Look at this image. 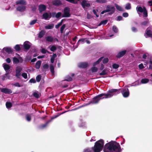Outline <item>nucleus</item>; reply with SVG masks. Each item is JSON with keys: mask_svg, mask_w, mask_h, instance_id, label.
I'll use <instances>...</instances> for the list:
<instances>
[{"mask_svg": "<svg viewBox=\"0 0 152 152\" xmlns=\"http://www.w3.org/2000/svg\"><path fill=\"white\" fill-rule=\"evenodd\" d=\"M119 90L117 89H112L109 90L107 94L102 93L94 97L87 105L91 103L96 104L98 103L101 99L111 98L113 95L119 93Z\"/></svg>", "mask_w": 152, "mask_h": 152, "instance_id": "nucleus-1", "label": "nucleus"}, {"mask_svg": "<svg viewBox=\"0 0 152 152\" xmlns=\"http://www.w3.org/2000/svg\"><path fill=\"white\" fill-rule=\"evenodd\" d=\"M105 148L109 152H120L121 147L119 143L113 142H110L105 145Z\"/></svg>", "mask_w": 152, "mask_h": 152, "instance_id": "nucleus-2", "label": "nucleus"}, {"mask_svg": "<svg viewBox=\"0 0 152 152\" xmlns=\"http://www.w3.org/2000/svg\"><path fill=\"white\" fill-rule=\"evenodd\" d=\"M104 141L100 140L96 142L93 150L94 152H100L102 150L104 145Z\"/></svg>", "mask_w": 152, "mask_h": 152, "instance_id": "nucleus-3", "label": "nucleus"}, {"mask_svg": "<svg viewBox=\"0 0 152 152\" xmlns=\"http://www.w3.org/2000/svg\"><path fill=\"white\" fill-rule=\"evenodd\" d=\"M104 141L100 140L96 142L93 150L94 152H100L102 150L104 145Z\"/></svg>", "mask_w": 152, "mask_h": 152, "instance_id": "nucleus-4", "label": "nucleus"}, {"mask_svg": "<svg viewBox=\"0 0 152 152\" xmlns=\"http://www.w3.org/2000/svg\"><path fill=\"white\" fill-rule=\"evenodd\" d=\"M117 89L119 90V93L117 94H116L114 95H116L117 94L120 93V92H121L124 97L125 98H126L129 96V89L128 88H124L122 89Z\"/></svg>", "mask_w": 152, "mask_h": 152, "instance_id": "nucleus-5", "label": "nucleus"}, {"mask_svg": "<svg viewBox=\"0 0 152 152\" xmlns=\"http://www.w3.org/2000/svg\"><path fill=\"white\" fill-rule=\"evenodd\" d=\"M70 9L68 7H66L64 8V14L62 15V17L67 18L71 16L70 13Z\"/></svg>", "mask_w": 152, "mask_h": 152, "instance_id": "nucleus-6", "label": "nucleus"}, {"mask_svg": "<svg viewBox=\"0 0 152 152\" xmlns=\"http://www.w3.org/2000/svg\"><path fill=\"white\" fill-rule=\"evenodd\" d=\"M6 72L5 75L7 76L9 75V74L11 72V71L9 70L10 68V66L9 65L7 64H5L3 66Z\"/></svg>", "mask_w": 152, "mask_h": 152, "instance_id": "nucleus-7", "label": "nucleus"}, {"mask_svg": "<svg viewBox=\"0 0 152 152\" xmlns=\"http://www.w3.org/2000/svg\"><path fill=\"white\" fill-rule=\"evenodd\" d=\"M81 5L84 9H85L86 7H89L91 6L90 4L87 3V1L85 0H83L82 1Z\"/></svg>", "mask_w": 152, "mask_h": 152, "instance_id": "nucleus-8", "label": "nucleus"}, {"mask_svg": "<svg viewBox=\"0 0 152 152\" xmlns=\"http://www.w3.org/2000/svg\"><path fill=\"white\" fill-rule=\"evenodd\" d=\"M2 53H4V51L7 52L8 54H12L13 53V50L10 47L4 48L2 51Z\"/></svg>", "mask_w": 152, "mask_h": 152, "instance_id": "nucleus-9", "label": "nucleus"}, {"mask_svg": "<svg viewBox=\"0 0 152 152\" xmlns=\"http://www.w3.org/2000/svg\"><path fill=\"white\" fill-rule=\"evenodd\" d=\"M1 91L2 92L8 94H11L12 92L11 89L7 88H1Z\"/></svg>", "mask_w": 152, "mask_h": 152, "instance_id": "nucleus-10", "label": "nucleus"}, {"mask_svg": "<svg viewBox=\"0 0 152 152\" xmlns=\"http://www.w3.org/2000/svg\"><path fill=\"white\" fill-rule=\"evenodd\" d=\"M22 68L20 67H18L17 68L16 70L15 76L18 78H20V72L22 70Z\"/></svg>", "mask_w": 152, "mask_h": 152, "instance_id": "nucleus-11", "label": "nucleus"}, {"mask_svg": "<svg viewBox=\"0 0 152 152\" xmlns=\"http://www.w3.org/2000/svg\"><path fill=\"white\" fill-rule=\"evenodd\" d=\"M46 9V7L44 4H41L38 6V10L40 13H41L45 11Z\"/></svg>", "mask_w": 152, "mask_h": 152, "instance_id": "nucleus-12", "label": "nucleus"}, {"mask_svg": "<svg viewBox=\"0 0 152 152\" xmlns=\"http://www.w3.org/2000/svg\"><path fill=\"white\" fill-rule=\"evenodd\" d=\"M126 52V50H124L119 52L116 56L117 58H120L124 56Z\"/></svg>", "mask_w": 152, "mask_h": 152, "instance_id": "nucleus-13", "label": "nucleus"}, {"mask_svg": "<svg viewBox=\"0 0 152 152\" xmlns=\"http://www.w3.org/2000/svg\"><path fill=\"white\" fill-rule=\"evenodd\" d=\"M42 17L45 20H48L51 17V13L49 14L47 12H45L42 15Z\"/></svg>", "mask_w": 152, "mask_h": 152, "instance_id": "nucleus-14", "label": "nucleus"}, {"mask_svg": "<svg viewBox=\"0 0 152 152\" xmlns=\"http://www.w3.org/2000/svg\"><path fill=\"white\" fill-rule=\"evenodd\" d=\"M88 66V64L86 62H81L79 64L78 66L79 67L82 68H85Z\"/></svg>", "mask_w": 152, "mask_h": 152, "instance_id": "nucleus-15", "label": "nucleus"}, {"mask_svg": "<svg viewBox=\"0 0 152 152\" xmlns=\"http://www.w3.org/2000/svg\"><path fill=\"white\" fill-rule=\"evenodd\" d=\"M16 4H22L25 5L27 3L25 0H19L16 1Z\"/></svg>", "mask_w": 152, "mask_h": 152, "instance_id": "nucleus-16", "label": "nucleus"}, {"mask_svg": "<svg viewBox=\"0 0 152 152\" xmlns=\"http://www.w3.org/2000/svg\"><path fill=\"white\" fill-rule=\"evenodd\" d=\"M26 9V7L24 6H19L16 8V10L20 12H22L24 11Z\"/></svg>", "mask_w": 152, "mask_h": 152, "instance_id": "nucleus-17", "label": "nucleus"}, {"mask_svg": "<svg viewBox=\"0 0 152 152\" xmlns=\"http://www.w3.org/2000/svg\"><path fill=\"white\" fill-rule=\"evenodd\" d=\"M53 4L55 6H58L62 4V3L60 0H54L53 1Z\"/></svg>", "mask_w": 152, "mask_h": 152, "instance_id": "nucleus-18", "label": "nucleus"}, {"mask_svg": "<svg viewBox=\"0 0 152 152\" xmlns=\"http://www.w3.org/2000/svg\"><path fill=\"white\" fill-rule=\"evenodd\" d=\"M41 63V61H37L35 64V68L37 69H39L40 68Z\"/></svg>", "mask_w": 152, "mask_h": 152, "instance_id": "nucleus-19", "label": "nucleus"}, {"mask_svg": "<svg viewBox=\"0 0 152 152\" xmlns=\"http://www.w3.org/2000/svg\"><path fill=\"white\" fill-rule=\"evenodd\" d=\"M46 39L47 41L50 42H53L54 40L53 38L51 36L47 37H46Z\"/></svg>", "mask_w": 152, "mask_h": 152, "instance_id": "nucleus-20", "label": "nucleus"}, {"mask_svg": "<svg viewBox=\"0 0 152 152\" xmlns=\"http://www.w3.org/2000/svg\"><path fill=\"white\" fill-rule=\"evenodd\" d=\"M54 24H51L45 26V28L46 29H53L54 28Z\"/></svg>", "mask_w": 152, "mask_h": 152, "instance_id": "nucleus-21", "label": "nucleus"}, {"mask_svg": "<svg viewBox=\"0 0 152 152\" xmlns=\"http://www.w3.org/2000/svg\"><path fill=\"white\" fill-rule=\"evenodd\" d=\"M31 47V46L26 43H24L23 44V48H24L26 50H28Z\"/></svg>", "mask_w": 152, "mask_h": 152, "instance_id": "nucleus-22", "label": "nucleus"}, {"mask_svg": "<svg viewBox=\"0 0 152 152\" xmlns=\"http://www.w3.org/2000/svg\"><path fill=\"white\" fill-rule=\"evenodd\" d=\"M45 31L43 30H42L39 33V34L38 37L40 38H42L43 37L44 35L45 34Z\"/></svg>", "mask_w": 152, "mask_h": 152, "instance_id": "nucleus-23", "label": "nucleus"}, {"mask_svg": "<svg viewBox=\"0 0 152 152\" xmlns=\"http://www.w3.org/2000/svg\"><path fill=\"white\" fill-rule=\"evenodd\" d=\"M149 23L148 20L145 21H144L141 22L140 25L142 26H148V24Z\"/></svg>", "mask_w": 152, "mask_h": 152, "instance_id": "nucleus-24", "label": "nucleus"}, {"mask_svg": "<svg viewBox=\"0 0 152 152\" xmlns=\"http://www.w3.org/2000/svg\"><path fill=\"white\" fill-rule=\"evenodd\" d=\"M115 5L116 8L118 10L120 11H124L123 9L122 8L121 6L118 5V4H115Z\"/></svg>", "mask_w": 152, "mask_h": 152, "instance_id": "nucleus-25", "label": "nucleus"}, {"mask_svg": "<svg viewBox=\"0 0 152 152\" xmlns=\"http://www.w3.org/2000/svg\"><path fill=\"white\" fill-rule=\"evenodd\" d=\"M107 8L110 10V11L115 10V8L114 7L110 5H108L107 7Z\"/></svg>", "mask_w": 152, "mask_h": 152, "instance_id": "nucleus-26", "label": "nucleus"}, {"mask_svg": "<svg viewBox=\"0 0 152 152\" xmlns=\"http://www.w3.org/2000/svg\"><path fill=\"white\" fill-rule=\"evenodd\" d=\"M13 63L15 64H17L20 62L19 59H18L16 57H14L13 59Z\"/></svg>", "mask_w": 152, "mask_h": 152, "instance_id": "nucleus-27", "label": "nucleus"}, {"mask_svg": "<svg viewBox=\"0 0 152 152\" xmlns=\"http://www.w3.org/2000/svg\"><path fill=\"white\" fill-rule=\"evenodd\" d=\"M149 80L147 78H144L142 79L141 81V82L142 84H145L148 83Z\"/></svg>", "mask_w": 152, "mask_h": 152, "instance_id": "nucleus-28", "label": "nucleus"}, {"mask_svg": "<svg viewBox=\"0 0 152 152\" xmlns=\"http://www.w3.org/2000/svg\"><path fill=\"white\" fill-rule=\"evenodd\" d=\"M103 57H102L101 58H99L98 60H97L96 61L94 62L93 63V65L95 66L96 64H99L102 61V59L103 58Z\"/></svg>", "mask_w": 152, "mask_h": 152, "instance_id": "nucleus-29", "label": "nucleus"}, {"mask_svg": "<svg viewBox=\"0 0 152 152\" xmlns=\"http://www.w3.org/2000/svg\"><path fill=\"white\" fill-rule=\"evenodd\" d=\"M26 119L28 121H30L31 120V116L29 114H27L26 115Z\"/></svg>", "mask_w": 152, "mask_h": 152, "instance_id": "nucleus-30", "label": "nucleus"}, {"mask_svg": "<svg viewBox=\"0 0 152 152\" xmlns=\"http://www.w3.org/2000/svg\"><path fill=\"white\" fill-rule=\"evenodd\" d=\"M50 71L52 74H54V67L52 64H50Z\"/></svg>", "mask_w": 152, "mask_h": 152, "instance_id": "nucleus-31", "label": "nucleus"}, {"mask_svg": "<svg viewBox=\"0 0 152 152\" xmlns=\"http://www.w3.org/2000/svg\"><path fill=\"white\" fill-rule=\"evenodd\" d=\"M107 21L108 20H102L99 23V26L101 25H105L107 23Z\"/></svg>", "mask_w": 152, "mask_h": 152, "instance_id": "nucleus-32", "label": "nucleus"}, {"mask_svg": "<svg viewBox=\"0 0 152 152\" xmlns=\"http://www.w3.org/2000/svg\"><path fill=\"white\" fill-rule=\"evenodd\" d=\"M143 16L146 17L148 16V13L146 10V9L145 7L144 8V11H143Z\"/></svg>", "mask_w": 152, "mask_h": 152, "instance_id": "nucleus-33", "label": "nucleus"}, {"mask_svg": "<svg viewBox=\"0 0 152 152\" xmlns=\"http://www.w3.org/2000/svg\"><path fill=\"white\" fill-rule=\"evenodd\" d=\"M6 105L7 108H10L12 106V104L10 102H7L6 103Z\"/></svg>", "mask_w": 152, "mask_h": 152, "instance_id": "nucleus-34", "label": "nucleus"}, {"mask_svg": "<svg viewBox=\"0 0 152 152\" xmlns=\"http://www.w3.org/2000/svg\"><path fill=\"white\" fill-rule=\"evenodd\" d=\"M131 8V4L129 3H128L126 4L125 8L126 9L128 10L130 9Z\"/></svg>", "mask_w": 152, "mask_h": 152, "instance_id": "nucleus-35", "label": "nucleus"}, {"mask_svg": "<svg viewBox=\"0 0 152 152\" xmlns=\"http://www.w3.org/2000/svg\"><path fill=\"white\" fill-rule=\"evenodd\" d=\"M66 79L64 80V81H71L72 80V78L69 76H67L66 77Z\"/></svg>", "mask_w": 152, "mask_h": 152, "instance_id": "nucleus-36", "label": "nucleus"}, {"mask_svg": "<svg viewBox=\"0 0 152 152\" xmlns=\"http://www.w3.org/2000/svg\"><path fill=\"white\" fill-rule=\"evenodd\" d=\"M14 48L16 51H20V46L18 45H15L14 47Z\"/></svg>", "mask_w": 152, "mask_h": 152, "instance_id": "nucleus-37", "label": "nucleus"}, {"mask_svg": "<svg viewBox=\"0 0 152 152\" xmlns=\"http://www.w3.org/2000/svg\"><path fill=\"white\" fill-rule=\"evenodd\" d=\"M98 68L96 67H93L91 68V70L92 72H96L98 71Z\"/></svg>", "mask_w": 152, "mask_h": 152, "instance_id": "nucleus-38", "label": "nucleus"}, {"mask_svg": "<svg viewBox=\"0 0 152 152\" xmlns=\"http://www.w3.org/2000/svg\"><path fill=\"white\" fill-rule=\"evenodd\" d=\"M107 72H106L105 69L103 70L101 73H99V75H107Z\"/></svg>", "mask_w": 152, "mask_h": 152, "instance_id": "nucleus-39", "label": "nucleus"}, {"mask_svg": "<svg viewBox=\"0 0 152 152\" xmlns=\"http://www.w3.org/2000/svg\"><path fill=\"white\" fill-rule=\"evenodd\" d=\"M84 40H85L84 39H79L78 41L77 44V45L78 46L80 44V43H83L84 41Z\"/></svg>", "mask_w": 152, "mask_h": 152, "instance_id": "nucleus-40", "label": "nucleus"}, {"mask_svg": "<svg viewBox=\"0 0 152 152\" xmlns=\"http://www.w3.org/2000/svg\"><path fill=\"white\" fill-rule=\"evenodd\" d=\"M41 78V76L40 75H38L36 77V80L37 82L40 81Z\"/></svg>", "mask_w": 152, "mask_h": 152, "instance_id": "nucleus-41", "label": "nucleus"}, {"mask_svg": "<svg viewBox=\"0 0 152 152\" xmlns=\"http://www.w3.org/2000/svg\"><path fill=\"white\" fill-rule=\"evenodd\" d=\"M61 15L62 13L61 12H58L56 14V17L57 18H58L61 16Z\"/></svg>", "mask_w": 152, "mask_h": 152, "instance_id": "nucleus-42", "label": "nucleus"}, {"mask_svg": "<svg viewBox=\"0 0 152 152\" xmlns=\"http://www.w3.org/2000/svg\"><path fill=\"white\" fill-rule=\"evenodd\" d=\"M66 27L65 24H63L61 27L60 28V31L61 33H63V31L64 29Z\"/></svg>", "mask_w": 152, "mask_h": 152, "instance_id": "nucleus-43", "label": "nucleus"}, {"mask_svg": "<svg viewBox=\"0 0 152 152\" xmlns=\"http://www.w3.org/2000/svg\"><path fill=\"white\" fill-rule=\"evenodd\" d=\"M146 34L148 37H149L152 34V31L150 30H148L146 31Z\"/></svg>", "mask_w": 152, "mask_h": 152, "instance_id": "nucleus-44", "label": "nucleus"}, {"mask_svg": "<svg viewBox=\"0 0 152 152\" xmlns=\"http://www.w3.org/2000/svg\"><path fill=\"white\" fill-rule=\"evenodd\" d=\"M113 31L115 33H117L118 31V29L116 26H114L113 27Z\"/></svg>", "mask_w": 152, "mask_h": 152, "instance_id": "nucleus-45", "label": "nucleus"}, {"mask_svg": "<svg viewBox=\"0 0 152 152\" xmlns=\"http://www.w3.org/2000/svg\"><path fill=\"white\" fill-rule=\"evenodd\" d=\"M33 96L37 98H38L39 97V94L37 93L36 92L34 93L33 94Z\"/></svg>", "mask_w": 152, "mask_h": 152, "instance_id": "nucleus-46", "label": "nucleus"}, {"mask_svg": "<svg viewBox=\"0 0 152 152\" xmlns=\"http://www.w3.org/2000/svg\"><path fill=\"white\" fill-rule=\"evenodd\" d=\"M112 67L113 69H117L119 67V65L118 64H113Z\"/></svg>", "mask_w": 152, "mask_h": 152, "instance_id": "nucleus-47", "label": "nucleus"}, {"mask_svg": "<svg viewBox=\"0 0 152 152\" xmlns=\"http://www.w3.org/2000/svg\"><path fill=\"white\" fill-rule=\"evenodd\" d=\"M47 126V124H42L39 126V128L40 129H43Z\"/></svg>", "mask_w": 152, "mask_h": 152, "instance_id": "nucleus-48", "label": "nucleus"}, {"mask_svg": "<svg viewBox=\"0 0 152 152\" xmlns=\"http://www.w3.org/2000/svg\"><path fill=\"white\" fill-rule=\"evenodd\" d=\"M50 49L52 51L54 52V51L56 50V48L55 46L53 45L51 47Z\"/></svg>", "mask_w": 152, "mask_h": 152, "instance_id": "nucleus-49", "label": "nucleus"}, {"mask_svg": "<svg viewBox=\"0 0 152 152\" xmlns=\"http://www.w3.org/2000/svg\"><path fill=\"white\" fill-rule=\"evenodd\" d=\"M37 20V19L31 21L30 23V25H33L35 24Z\"/></svg>", "mask_w": 152, "mask_h": 152, "instance_id": "nucleus-50", "label": "nucleus"}, {"mask_svg": "<svg viewBox=\"0 0 152 152\" xmlns=\"http://www.w3.org/2000/svg\"><path fill=\"white\" fill-rule=\"evenodd\" d=\"M137 11L140 12H142L144 11V9H143L141 7H138Z\"/></svg>", "mask_w": 152, "mask_h": 152, "instance_id": "nucleus-51", "label": "nucleus"}, {"mask_svg": "<svg viewBox=\"0 0 152 152\" xmlns=\"http://www.w3.org/2000/svg\"><path fill=\"white\" fill-rule=\"evenodd\" d=\"M108 59L107 58H105L103 60V64L107 63L108 62Z\"/></svg>", "mask_w": 152, "mask_h": 152, "instance_id": "nucleus-52", "label": "nucleus"}, {"mask_svg": "<svg viewBox=\"0 0 152 152\" xmlns=\"http://www.w3.org/2000/svg\"><path fill=\"white\" fill-rule=\"evenodd\" d=\"M138 67L140 69H142L145 68L142 63L138 65Z\"/></svg>", "mask_w": 152, "mask_h": 152, "instance_id": "nucleus-53", "label": "nucleus"}, {"mask_svg": "<svg viewBox=\"0 0 152 152\" xmlns=\"http://www.w3.org/2000/svg\"><path fill=\"white\" fill-rule=\"evenodd\" d=\"M22 76L25 79H26L27 78V74L26 73H23L22 74Z\"/></svg>", "mask_w": 152, "mask_h": 152, "instance_id": "nucleus-54", "label": "nucleus"}, {"mask_svg": "<svg viewBox=\"0 0 152 152\" xmlns=\"http://www.w3.org/2000/svg\"><path fill=\"white\" fill-rule=\"evenodd\" d=\"M43 68L45 69H48L49 68V65L47 64H45L43 65Z\"/></svg>", "mask_w": 152, "mask_h": 152, "instance_id": "nucleus-55", "label": "nucleus"}, {"mask_svg": "<svg viewBox=\"0 0 152 152\" xmlns=\"http://www.w3.org/2000/svg\"><path fill=\"white\" fill-rule=\"evenodd\" d=\"M110 11V10H108L107 8L106 10H104L102 11L101 12V14H103L105 13L109 12Z\"/></svg>", "mask_w": 152, "mask_h": 152, "instance_id": "nucleus-56", "label": "nucleus"}, {"mask_svg": "<svg viewBox=\"0 0 152 152\" xmlns=\"http://www.w3.org/2000/svg\"><path fill=\"white\" fill-rule=\"evenodd\" d=\"M110 11V10H108L107 8L106 10H104L102 11L101 12V14H103L105 13L109 12Z\"/></svg>", "mask_w": 152, "mask_h": 152, "instance_id": "nucleus-57", "label": "nucleus"}, {"mask_svg": "<svg viewBox=\"0 0 152 152\" xmlns=\"http://www.w3.org/2000/svg\"><path fill=\"white\" fill-rule=\"evenodd\" d=\"M96 2L99 3H104L105 2V0H96Z\"/></svg>", "mask_w": 152, "mask_h": 152, "instance_id": "nucleus-58", "label": "nucleus"}, {"mask_svg": "<svg viewBox=\"0 0 152 152\" xmlns=\"http://www.w3.org/2000/svg\"><path fill=\"white\" fill-rule=\"evenodd\" d=\"M47 50L44 48H42L41 50V53L43 54H45L47 52Z\"/></svg>", "mask_w": 152, "mask_h": 152, "instance_id": "nucleus-59", "label": "nucleus"}, {"mask_svg": "<svg viewBox=\"0 0 152 152\" xmlns=\"http://www.w3.org/2000/svg\"><path fill=\"white\" fill-rule=\"evenodd\" d=\"M13 85L15 86L18 87H20L22 86L20 85L19 83L18 82L15 83V84H14Z\"/></svg>", "mask_w": 152, "mask_h": 152, "instance_id": "nucleus-60", "label": "nucleus"}, {"mask_svg": "<svg viewBox=\"0 0 152 152\" xmlns=\"http://www.w3.org/2000/svg\"><path fill=\"white\" fill-rule=\"evenodd\" d=\"M123 16L124 17H127L129 16V14L127 12H124L122 14Z\"/></svg>", "mask_w": 152, "mask_h": 152, "instance_id": "nucleus-61", "label": "nucleus"}, {"mask_svg": "<svg viewBox=\"0 0 152 152\" xmlns=\"http://www.w3.org/2000/svg\"><path fill=\"white\" fill-rule=\"evenodd\" d=\"M29 82L30 83H35L36 82V81L34 79L31 78L29 80Z\"/></svg>", "mask_w": 152, "mask_h": 152, "instance_id": "nucleus-62", "label": "nucleus"}, {"mask_svg": "<svg viewBox=\"0 0 152 152\" xmlns=\"http://www.w3.org/2000/svg\"><path fill=\"white\" fill-rule=\"evenodd\" d=\"M132 30L134 32H137V28L134 27H132Z\"/></svg>", "mask_w": 152, "mask_h": 152, "instance_id": "nucleus-63", "label": "nucleus"}, {"mask_svg": "<svg viewBox=\"0 0 152 152\" xmlns=\"http://www.w3.org/2000/svg\"><path fill=\"white\" fill-rule=\"evenodd\" d=\"M56 13L55 12H52L51 13V17H52L53 18L56 17Z\"/></svg>", "mask_w": 152, "mask_h": 152, "instance_id": "nucleus-64", "label": "nucleus"}]
</instances>
